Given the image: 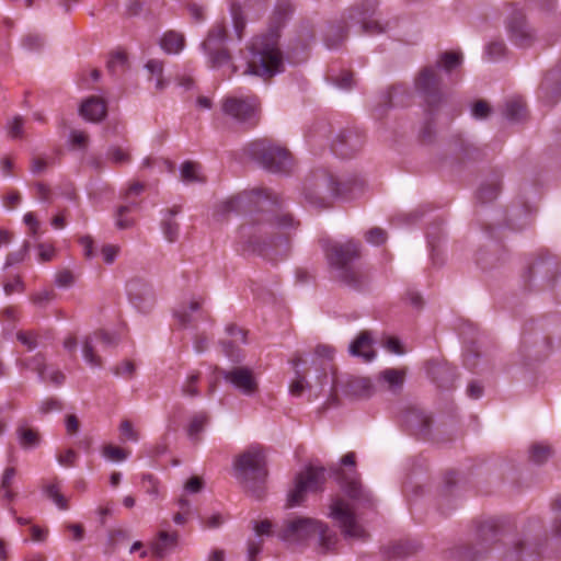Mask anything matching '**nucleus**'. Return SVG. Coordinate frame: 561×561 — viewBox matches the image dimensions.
I'll return each mask as SVG.
<instances>
[{
    "label": "nucleus",
    "instance_id": "1",
    "mask_svg": "<svg viewBox=\"0 0 561 561\" xmlns=\"http://www.w3.org/2000/svg\"><path fill=\"white\" fill-rule=\"evenodd\" d=\"M280 196L267 188L243 191L216 207V215L248 214L250 217L240 227L244 249L272 262L285 259L290 251L289 233L276 230H297L300 222L291 214L282 211Z\"/></svg>",
    "mask_w": 561,
    "mask_h": 561
},
{
    "label": "nucleus",
    "instance_id": "2",
    "mask_svg": "<svg viewBox=\"0 0 561 561\" xmlns=\"http://www.w3.org/2000/svg\"><path fill=\"white\" fill-rule=\"evenodd\" d=\"M329 266L334 271V278L353 290H362L369 284V273L362 266L354 265L360 259V243L348 240L344 243L321 239Z\"/></svg>",
    "mask_w": 561,
    "mask_h": 561
},
{
    "label": "nucleus",
    "instance_id": "3",
    "mask_svg": "<svg viewBox=\"0 0 561 561\" xmlns=\"http://www.w3.org/2000/svg\"><path fill=\"white\" fill-rule=\"evenodd\" d=\"M378 0H362L352 5L340 22L328 26L324 34L327 47L337 48L344 43L348 34L347 21L359 24L364 34L375 35L386 32L387 24L375 19L378 13Z\"/></svg>",
    "mask_w": 561,
    "mask_h": 561
},
{
    "label": "nucleus",
    "instance_id": "4",
    "mask_svg": "<svg viewBox=\"0 0 561 561\" xmlns=\"http://www.w3.org/2000/svg\"><path fill=\"white\" fill-rule=\"evenodd\" d=\"M278 31L272 28L268 33L252 39L243 75L267 79L284 71V57L278 47Z\"/></svg>",
    "mask_w": 561,
    "mask_h": 561
},
{
    "label": "nucleus",
    "instance_id": "5",
    "mask_svg": "<svg viewBox=\"0 0 561 561\" xmlns=\"http://www.w3.org/2000/svg\"><path fill=\"white\" fill-rule=\"evenodd\" d=\"M462 64L461 51L447 50L438 55L434 66L423 67L414 80L416 92L424 99L431 110H435L443 102L442 78L439 71L449 75Z\"/></svg>",
    "mask_w": 561,
    "mask_h": 561
},
{
    "label": "nucleus",
    "instance_id": "6",
    "mask_svg": "<svg viewBox=\"0 0 561 561\" xmlns=\"http://www.w3.org/2000/svg\"><path fill=\"white\" fill-rule=\"evenodd\" d=\"M524 286L530 290H556L561 298V271L558 257L540 250L528 256L522 273Z\"/></svg>",
    "mask_w": 561,
    "mask_h": 561
},
{
    "label": "nucleus",
    "instance_id": "7",
    "mask_svg": "<svg viewBox=\"0 0 561 561\" xmlns=\"http://www.w3.org/2000/svg\"><path fill=\"white\" fill-rule=\"evenodd\" d=\"M234 476L244 490L261 500L265 494L268 474L266 455L262 447L251 446L233 461Z\"/></svg>",
    "mask_w": 561,
    "mask_h": 561
},
{
    "label": "nucleus",
    "instance_id": "8",
    "mask_svg": "<svg viewBox=\"0 0 561 561\" xmlns=\"http://www.w3.org/2000/svg\"><path fill=\"white\" fill-rule=\"evenodd\" d=\"M319 536L320 552L327 554L336 542L334 536L328 533V527L321 522L310 517H294L284 522L277 530V537L291 545L302 542L313 536Z\"/></svg>",
    "mask_w": 561,
    "mask_h": 561
},
{
    "label": "nucleus",
    "instance_id": "9",
    "mask_svg": "<svg viewBox=\"0 0 561 561\" xmlns=\"http://www.w3.org/2000/svg\"><path fill=\"white\" fill-rule=\"evenodd\" d=\"M244 152L263 169L273 173L288 172L291 167L289 151L268 138L251 141L244 148Z\"/></svg>",
    "mask_w": 561,
    "mask_h": 561
},
{
    "label": "nucleus",
    "instance_id": "10",
    "mask_svg": "<svg viewBox=\"0 0 561 561\" xmlns=\"http://www.w3.org/2000/svg\"><path fill=\"white\" fill-rule=\"evenodd\" d=\"M221 111L234 122L254 127L260 122L261 104L255 95L227 96L221 103Z\"/></svg>",
    "mask_w": 561,
    "mask_h": 561
},
{
    "label": "nucleus",
    "instance_id": "11",
    "mask_svg": "<svg viewBox=\"0 0 561 561\" xmlns=\"http://www.w3.org/2000/svg\"><path fill=\"white\" fill-rule=\"evenodd\" d=\"M325 482V469L323 467L309 466L297 474L295 486L288 492L286 507L301 505L308 492L322 490Z\"/></svg>",
    "mask_w": 561,
    "mask_h": 561
},
{
    "label": "nucleus",
    "instance_id": "12",
    "mask_svg": "<svg viewBox=\"0 0 561 561\" xmlns=\"http://www.w3.org/2000/svg\"><path fill=\"white\" fill-rule=\"evenodd\" d=\"M318 188L328 186V191L333 197L353 198L363 191L364 181L357 176L335 178L332 174L320 173Z\"/></svg>",
    "mask_w": 561,
    "mask_h": 561
},
{
    "label": "nucleus",
    "instance_id": "13",
    "mask_svg": "<svg viewBox=\"0 0 561 561\" xmlns=\"http://www.w3.org/2000/svg\"><path fill=\"white\" fill-rule=\"evenodd\" d=\"M130 304L141 313H149L156 305V294L151 285L141 279L133 278L126 285Z\"/></svg>",
    "mask_w": 561,
    "mask_h": 561
},
{
    "label": "nucleus",
    "instance_id": "14",
    "mask_svg": "<svg viewBox=\"0 0 561 561\" xmlns=\"http://www.w3.org/2000/svg\"><path fill=\"white\" fill-rule=\"evenodd\" d=\"M330 516L340 524L345 537L366 538L365 529L356 522L355 515L342 500L337 499L332 503Z\"/></svg>",
    "mask_w": 561,
    "mask_h": 561
},
{
    "label": "nucleus",
    "instance_id": "15",
    "mask_svg": "<svg viewBox=\"0 0 561 561\" xmlns=\"http://www.w3.org/2000/svg\"><path fill=\"white\" fill-rule=\"evenodd\" d=\"M365 145V135L357 129L341 130L332 142V151L340 158L348 159L358 153Z\"/></svg>",
    "mask_w": 561,
    "mask_h": 561
},
{
    "label": "nucleus",
    "instance_id": "16",
    "mask_svg": "<svg viewBox=\"0 0 561 561\" xmlns=\"http://www.w3.org/2000/svg\"><path fill=\"white\" fill-rule=\"evenodd\" d=\"M222 378L244 396L251 397L259 390L257 380L253 371L244 366L232 367L229 370H219Z\"/></svg>",
    "mask_w": 561,
    "mask_h": 561
},
{
    "label": "nucleus",
    "instance_id": "17",
    "mask_svg": "<svg viewBox=\"0 0 561 561\" xmlns=\"http://www.w3.org/2000/svg\"><path fill=\"white\" fill-rule=\"evenodd\" d=\"M511 41L518 47H529L536 38L534 30L528 25L522 11H514L507 21Z\"/></svg>",
    "mask_w": 561,
    "mask_h": 561
},
{
    "label": "nucleus",
    "instance_id": "18",
    "mask_svg": "<svg viewBox=\"0 0 561 561\" xmlns=\"http://www.w3.org/2000/svg\"><path fill=\"white\" fill-rule=\"evenodd\" d=\"M539 99L549 106L561 100V67L546 73L539 87Z\"/></svg>",
    "mask_w": 561,
    "mask_h": 561
},
{
    "label": "nucleus",
    "instance_id": "19",
    "mask_svg": "<svg viewBox=\"0 0 561 561\" xmlns=\"http://www.w3.org/2000/svg\"><path fill=\"white\" fill-rule=\"evenodd\" d=\"M522 346L529 353L530 357L541 359L550 353L551 340L541 330H536L530 333H524Z\"/></svg>",
    "mask_w": 561,
    "mask_h": 561
},
{
    "label": "nucleus",
    "instance_id": "20",
    "mask_svg": "<svg viewBox=\"0 0 561 561\" xmlns=\"http://www.w3.org/2000/svg\"><path fill=\"white\" fill-rule=\"evenodd\" d=\"M333 473L336 476L341 488L347 496L363 503L371 502L369 493L364 490L360 481L356 477H348L341 468L333 469Z\"/></svg>",
    "mask_w": 561,
    "mask_h": 561
},
{
    "label": "nucleus",
    "instance_id": "21",
    "mask_svg": "<svg viewBox=\"0 0 561 561\" xmlns=\"http://www.w3.org/2000/svg\"><path fill=\"white\" fill-rule=\"evenodd\" d=\"M254 7L259 8L261 11H265L267 4L265 0H247L243 5L240 3H232L230 7L234 34L239 41L242 39L243 31L247 25L245 11Z\"/></svg>",
    "mask_w": 561,
    "mask_h": 561
},
{
    "label": "nucleus",
    "instance_id": "22",
    "mask_svg": "<svg viewBox=\"0 0 561 561\" xmlns=\"http://www.w3.org/2000/svg\"><path fill=\"white\" fill-rule=\"evenodd\" d=\"M405 423L423 439L431 437L433 419L423 410L412 407L405 413Z\"/></svg>",
    "mask_w": 561,
    "mask_h": 561
},
{
    "label": "nucleus",
    "instance_id": "23",
    "mask_svg": "<svg viewBox=\"0 0 561 561\" xmlns=\"http://www.w3.org/2000/svg\"><path fill=\"white\" fill-rule=\"evenodd\" d=\"M227 332L230 336H233V341H220L224 354L233 363H240L243 358L241 348L237 345V342L245 343V331L231 324L227 327Z\"/></svg>",
    "mask_w": 561,
    "mask_h": 561
},
{
    "label": "nucleus",
    "instance_id": "24",
    "mask_svg": "<svg viewBox=\"0 0 561 561\" xmlns=\"http://www.w3.org/2000/svg\"><path fill=\"white\" fill-rule=\"evenodd\" d=\"M80 114L92 123H99L106 117L107 104L103 98L89 96L80 106Z\"/></svg>",
    "mask_w": 561,
    "mask_h": 561
},
{
    "label": "nucleus",
    "instance_id": "25",
    "mask_svg": "<svg viewBox=\"0 0 561 561\" xmlns=\"http://www.w3.org/2000/svg\"><path fill=\"white\" fill-rule=\"evenodd\" d=\"M348 352L354 357L362 358L365 363L373 360L376 352L373 348V336L369 331H362L350 344Z\"/></svg>",
    "mask_w": 561,
    "mask_h": 561
},
{
    "label": "nucleus",
    "instance_id": "26",
    "mask_svg": "<svg viewBox=\"0 0 561 561\" xmlns=\"http://www.w3.org/2000/svg\"><path fill=\"white\" fill-rule=\"evenodd\" d=\"M540 551V543L523 539L514 545V549L510 553L508 558L511 561H536Z\"/></svg>",
    "mask_w": 561,
    "mask_h": 561
},
{
    "label": "nucleus",
    "instance_id": "27",
    "mask_svg": "<svg viewBox=\"0 0 561 561\" xmlns=\"http://www.w3.org/2000/svg\"><path fill=\"white\" fill-rule=\"evenodd\" d=\"M181 210V206L174 205L173 207L165 210L161 220V229L163 236L169 242H175L179 239L180 224L175 220V216L180 214Z\"/></svg>",
    "mask_w": 561,
    "mask_h": 561
},
{
    "label": "nucleus",
    "instance_id": "28",
    "mask_svg": "<svg viewBox=\"0 0 561 561\" xmlns=\"http://www.w3.org/2000/svg\"><path fill=\"white\" fill-rule=\"evenodd\" d=\"M420 546L413 541H399L383 548V556L387 560H400L414 554Z\"/></svg>",
    "mask_w": 561,
    "mask_h": 561
},
{
    "label": "nucleus",
    "instance_id": "29",
    "mask_svg": "<svg viewBox=\"0 0 561 561\" xmlns=\"http://www.w3.org/2000/svg\"><path fill=\"white\" fill-rule=\"evenodd\" d=\"M501 179L499 173H494L482 182L478 188L477 198L483 204L494 201L501 192Z\"/></svg>",
    "mask_w": 561,
    "mask_h": 561
},
{
    "label": "nucleus",
    "instance_id": "30",
    "mask_svg": "<svg viewBox=\"0 0 561 561\" xmlns=\"http://www.w3.org/2000/svg\"><path fill=\"white\" fill-rule=\"evenodd\" d=\"M319 181H320V174L316 175L314 180L312 182H310L308 185H306V187L304 190V195H305L306 202L309 205H311L318 209H323L329 206L327 198L322 195L324 190L328 191V186H322L321 188H318L317 185H318Z\"/></svg>",
    "mask_w": 561,
    "mask_h": 561
},
{
    "label": "nucleus",
    "instance_id": "31",
    "mask_svg": "<svg viewBox=\"0 0 561 561\" xmlns=\"http://www.w3.org/2000/svg\"><path fill=\"white\" fill-rule=\"evenodd\" d=\"M345 393L355 398H368L374 393V386L369 378L353 377L345 385Z\"/></svg>",
    "mask_w": 561,
    "mask_h": 561
},
{
    "label": "nucleus",
    "instance_id": "32",
    "mask_svg": "<svg viewBox=\"0 0 561 561\" xmlns=\"http://www.w3.org/2000/svg\"><path fill=\"white\" fill-rule=\"evenodd\" d=\"M15 434L23 449H34L41 444V434L37 430L25 424H19Z\"/></svg>",
    "mask_w": 561,
    "mask_h": 561
},
{
    "label": "nucleus",
    "instance_id": "33",
    "mask_svg": "<svg viewBox=\"0 0 561 561\" xmlns=\"http://www.w3.org/2000/svg\"><path fill=\"white\" fill-rule=\"evenodd\" d=\"M202 164L186 160L180 167L181 180L185 183H206V176L202 173Z\"/></svg>",
    "mask_w": 561,
    "mask_h": 561
},
{
    "label": "nucleus",
    "instance_id": "34",
    "mask_svg": "<svg viewBox=\"0 0 561 561\" xmlns=\"http://www.w3.org/2000/svg\"><path fill=\"white\" fill-rule=\"evenodd\" d=\"M16 365L21 369H30L32 371H36L39 380L46 381V358L43 353H36L31 357L18 359Z\"/></svg>",
    "mask_w": 561,
    "mask_h": 561
},
{
    "label": "nucleus",
    "instance_id": "35",
    "mask_svg": "<svg viewBox=\"0 0 561 561\" xmlns=\"http://www.w3.org/2000/svg\"><path fill=\"white\" fill-rule=\"evenodd\" d=\"M431 375L439 388L451 387L456 378L455 369L447 364L435 365L431 369Z\"/></svg>",
    "mask_w": 561,
    "mask_h": 561
},
{
    "label": "nucleus",
    "instance_id": "36",
    "mask_svg": "<svg viewBox=\"0 0 561 561\" xmlns=\"http://www.w3.org/2000/svg\"><path fill=\"white\" fill-rule=\"evenodd\" d=\"M497 525L493 520L483 522L478 527V537L481 548L478 552H485L490 545L496 539Z\"/></svg>",
    "mask_w": 561,
    "mask_h": 561
},
{
    "label": "nucleus",
    "instance_id": "37",
    "mask_svg": "<svg viewBox=\"0 0 561 561\" xmlns=\"http://www.w3.org/2000/svg\"><path fill=\"white\" fill-rule=\"evenodd\" d=\"M227 39V28L224 23L214 25L208 34L206 39L202 43L203 49H213L216 47H222V44Z\"/></svg>",
    "mask_w": 561,
    "mask_h": 561
},
{
    "label": "nucleus",
    "instance_id": "38",
    "mask_svg": "<svg viewBox=\"0 0 561 561\" xmlns=\"http://www.w3.org/2000/svg\"><path fill=\"white\" fill-rule=\"evenodd\" d=\"M178 538L179 536L176 533L169 534L167 531H160L158 540L151 546L153 556L158 558L164 557L169 548L176 546Z\"/></svg>",
    "mask_w": 561,
    "mask_h": 561
},
{
    "label": "nucleus",
    "instance_id": "39",
    "mask_svg": "<svg viewBox=\"0 0 561 561\" xmlns=\"http://www.w3.org/2000/svg\"><path fill=\"white\" fill-rule=\"evenodd\" d=\"M184 36L181 33L169 31L160 41L161 48L168 54H178L184 47Z\"/></svg>",
    "mask_w": 561,
    "mask_h": 561
},
{
    "label": "nucleus",
    "instance_id": "40",
    "mask_svg": "<svg viewBox=\"0 0 561 561\" xmlns=\"http://www.w3.org/2000/svg\"><path fill=\"white\" fill-rule=\"evenodd\" d=\"M497 249H480L476 254V262L482 270H489L499 265L503 260L496 253Z\"/></svg>",
    "mask_w": 561,
    "mask_h": 561
},
{
    "label": "nucleus",
    "instance_id": "41",
    "mask_svg": "<svg viewBox=\"0 0 561 561\" xmlns=\"http://www.w3.org/2000/svg\"><path fill=\"white\" fill-rule=\"evenodd\" d=\"M15 476L16 469L14 467H8L4 469L1 477L0 491L3 492L2 499L8 502L13 501L16 496V493L12 490Z\"/></svg>",
    "mask_w": 561,
    "mask_h": 561
},
{
    "label": "nucleus",
    "instance_id": "42",
    "mask_svg": "<svg viewBox=\"0 0 561 561\" xmlns=\"http://www.w3.org/2000/svg\"><path fill=\"white\" fill-rule=\"evenodd\" d=\"M201 305L202 304L199 301L192 300L187 307L183 306L174 311V317L181 328H187L193 323L192 313L198 311L201 309Z\"/></svg>",
    "mask_w": 561,
    "mask_h": 561
},
{
    "label": "nucleus",
    "instance_id": "43",
    "mask_svg": "<svg viewBox=\"0 0 561 561\" xmlns=\"http://www.w3.org/2000/svg\"><path fill=\"white\" fill-rule=\"evenodd\" d=\"M552 453L549 445L535 443L529 448V460L536 465H542L552 456Z\"/></svg>",
    "mask_w": 561,
    "mask_h": 561
},
{
    "label": "nucleus",
    "instance_id": "44",
    "mask_svg": "<svg viewBox=\"0 0 561 561\" xmlns=\"http://www.w3.org/2000/svg\"><path fill=\"white\" fill-rule=\"evenodd\" d=\"M44 493L50 499L60 510L68 508L67 499L60 493L59 480L55 479L54 482L44 486Z\"/></svg>",
    "mask_w": 561,
    "mask_h": 561
},
{
    "label": "nucleus",
    "instance_id": "45",
    "mask_svg": "<svg viewBox=\"0 0 561 561\" xmlns=\"http://www.w3.org/2000/svg\"><path fill=\"white\" fill-rule=\"evenodd\" d=\"M505 117L510 121L517 122L525 115V104L522 100L513 99L506 102Z\"/></svg>",
    "mask_w": 561,
    "mask_h": 561
},
{
    "label": "nucleus",
    "instance_id": "46",
    "mask_svg": "<svg viewBox=\"0 0 561 561\" xmlns=\"http://www.w3.org/2000/svg\"><path fill=\"white\" fill-rule=\"evenodd\" d=\"M204 51L209 56L211 67L214 68L221 67L230 61V54L228 49L224 47L204 49Z\"/></svg>",
    "mask_w": 561,
    "mask_h": 561
},
{
    "label": "nucleus",
    "instance_id": "47",
    "mask_svg": "<svg viewBox=\"0 0 561 561\" xmlns=\"http://www.w3.org/2000/svg\"><path fill=\"white\" fill-rule=\"evenodd\" d=\"M16 340L24 345L27 351H33L39 344V333L34 330H20L16 332Z\"/></svg>",
    "mask_w": 561,
    "mask_h": 561
},
{
    "label": "nucleus",
    "instance_id": "48",
    "mask_svg": "<svg viewBox=\"0 0 561 561\" xmlns=\"http://www.w3.org/2000/svg\"><path fill=\"white\" fill-rule=\"evenodd\" d=\"M199 380H201L199 371H194V373L190 374L181 387L182 394L191 397V398H195V397L199 396V390L197 388V383Z\"/></svg>",
    "mask_w": 561,
    "mask_h": 561
},
{
    "label": "nucleus",
    "instance_id": "49",
    "mask_svg": "<svg viewBox=\"0 0 561 561\" xmlns=\"http://www.w3.org/2000/svg\"><path fill=\"white\" fill-rule=\"evenodd\" d=\"M379 378L389 385L390 389L400 388L403 383V373L394 369L388 368L380 373Z\"/></svg>",
    "mask_w": 561,
    "mask_h": 561
},
{
    "label": "nucleus",
    "instance_id": "50",
    "mask_svg": "<svg viewBox=\"0 0 561 561\" xmlns=\"http://www.w3.org/2000/svg\"><path fill=\"white\" fill-rule=\"evenodd\" d=\"M82 353L83 358L89 365H91L92 367L102 366V358L98 354H95L92 339L90 336H87L83 341Z\"/></svg>",
    "mask_w": 561,
    "mask_h": 561
},
{
    "label": "nucleus",
    "instance_id": "51",
    "mask_svg": "<svg viewBox=\"0 0 561 561\" xmlns=\"http://www.w3.org/2000/svg\"><path fill=\"white\" fill-rule=\"evenodd\" d=\"M136 206V203H129L127 205H122L117 208L116 211V227L118 229H127L134 225V220L126 217L133 207Z\"/></svg>",
    "mask_w": 561,
    "mask_h": 561
},
{
    "label": "nucleus",
    "instance_id": "52",
    "mask_svg": "<svg viewBox=\"0 0 561 561\" xmlns=\"http://www.w3.org/2000/svg\"><path fill=\"white\" fill-rule=\"evenodd\" d=\"M208 421V416L204 413L196 414L192 417L190 425H188V436L192 439L197 440L198 434L204 430L205 424Z\"/></svg>",
    "mask_w": 561,
    "mask_h": 561
},
{
    "label": "nucleus",
    "instance_id": "53",
    "mask_svg": "<svg viewBox=\"0 0 561 561\" xmlns=\"http://www.w3.org/2000/svg\"><path fill=\"white\" fill-rule=\"evenodd\" d=\"M126 55L122 51H116L111 55L110 59L107 60V70L112 75H116L119 71H123L126 66Z\"/></svg>",
    "mask_w": 561,
    "mask_h": 561
},
{
    "label": "nucleus",
    "instance_id": "54",
    "mask_svg": "<svg viewBox=\"0 0 561 561\" xmlns=\"http://www.w3.org/2000/svg\"><path fill=\"white\" fill-rule=\"evenodd\" d=\"M293 12L290 0H277L274 10V20L278 23V26L284 24L287 16Z\"/></svg>",
    "mask_w": 561,
    "mask_h": 561
},
{
    "label": "nucleus",
    "instance_id": "55",
    "mask_svg": "<svg viewBox=\"0 0 561 561\" xmlns=\"http://www.w3.org/2000/svg\"><path fill=\"white\" fill-rule=\"evenodd\" d=\"M551 511L556 517L552 523V534L557 537H561V494L557 495L550 503Z\"/></svg>",
    "mask_w": 561,
    "mask_h": 561
},
{
    "label": "nucleus",
    "instance_id": "56",
    "mask_svg": "<svg viewBox=\"0 0 561 561\" xmlns=\"http://www.w3.org/2000/svg\"><path fill=\"white\" fill-rule=\"evenodd\" d=\"M24 121L21 116H14L11 121L7 124L8 135L9 137L16 139V138H23L24 136Z\"/></svg>",
    "mask_w": 561,
    "mask_h": 561
},
{
    "label": "nucleus",
    "instance_id": "57",
    "mask_svg": "<svg viewBox=\"0 0 561 561\" xmlns=\"http://www.w3.org/2000/svg\"><path fill=\"white\" fill-rule=\"evenodd\" d=\"M107 158L116 164H124L130 161V154L126 150L117 146L108 148Z\"/></svg>",
    "mask_w": 561,
    "mask_h": 561
},
{
    "label": "nucleus",
    "instance_id": "58",
    "mask_svg": "<svg viewBox=\"0 0 561 561\" xmlns=\"http://www.w3.org/2000/svg\"><path fill=\"white\" fill-rule=\"evenodd\" d=\"M492 112L491 105L485 100H478L472 104L471 115L476 119H485Z\"/></svg>",
    "mask_w": 561,
    "mask_h": 561
},
{
    "label": "nucleus",
    "instance_id": "59",
    "mask_svg": "<svg viewBox=\"0 0 561 561\" xmlns=\"http://www.w3.org/2000/svg\"><path fill=\"white\" fill-rule=\"evenodd\" d=\"M103 456L110 460L123 461L128 457V453L121 447L108 444L103 447Z\"/></svg>",
    "mask_w": 561,
    "mask_h": 561
},
{
    "label": "nucleus",
    "instance_id": "60",
    "mask_svg": "<svg viewBox=\"0 0 561 561\" xmlns=\"http://www.w3.org/2000/svg\"><path fill=\"white\" fill-rule=\"evenodd\" d=\"M56 297L54 290H43L34 294L31 298L32 302L38 308H46Z\"/></svg>",
    "mask_w": 561,
    "mask_h": 561
},
{
    "label": "nucleus",
    "instance_id": "61",
    "mask_svg": "<svg viewBox=\"0 0 561 561\" xmlns=\"http://www.w3.org/2000/svg\"><path fill=\"white\" fill-rule=\"evenodd\" d=\"M366 241L374 244L380 245L386 242L387 233L379 227H374L366 232Z\"/></svg>",
    "mask_w": 561,
    "mask_h": 561
},
{
    "label": "nucleus",
    "instance_id": "62",
    "mask_svg": "<svg viewBox=\"0 0 561 561\" xmlns=\"http://www.w3.org/2000/svg\"><path fill=\"white\" fill-rule=\"evenodd\" d=\"M506 46L502 41L491 42L486 46V55L490 60H496L505 54Z\"/></svg>",
    "mask_w": 561,
    "mask_h": 561
},
{
    "label": "nucleus",
    "instance_id": "63",
    "mask_svg": "<svg viewBox=\"0 0 561 561\" xmlns=\"http://www.w3.org/2000/svg\"><path fill=\"white\" fill-rule=\"evenodd\" d=\"M119 432L121 435L127 440L137 442L139 438L138 432L134 430L131 422L128 420L122 421L119 425Z\"/></svg>",
    "mask_w": 561,
    "mask_h": 561
},
{
    "label": "nucleus",
    "instance_id": "64",
    "mask_svg": "<svg viewBox=\"0 0 561 561\" xmlns=\"http://www.w3.org/2000/svg\"><path fill=\"white\" fill-rule=\"evenodd\" d=\"M62 402L57 398H47L41 402L39 411L43 414H47L53 411H59L62 409Z\"/></svg>",
    "mask_w": 561,
    "mask_h": 561
}]
</instances>
